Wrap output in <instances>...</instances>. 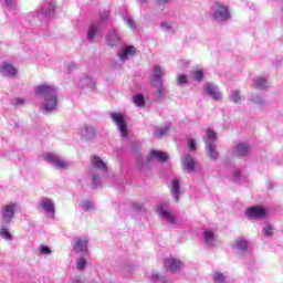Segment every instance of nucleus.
I'll list each match as a JSON object with an SVG mask.
<instances>
[{
    "label": "nucleus",
    "mask_w": 283,
    "mask_h": 283,
    "mask_svg": "<svg viewBox=\"0 0 283 283\" xmlns=\"http://www.w3.org/2000/svg\"><path fill=\"white\" fill-rule=\"evenodd\" d=\"M34 92L35 96L44 98L43 112L45 114L56 109V106L59 105V94L56 93V87L49 84H42L35 86Z\"/></svg>",
    "instance_id": "f257e3e1"
},
{
    "label": "nucleus",
    "mask_w": 283,
    "mask_h": 283,
    "mask_svg": "<svg viewBox=\"0 0 283 283\" xmlns=\"http://www.w3.org/2000/svg\"><path fill=\"white\" fill-rule=\"evenodd\" d=\"M91 164L93 167V169H91L92 182L94 187H98V185H101V178H98L96 169H98L99 171H107V165H105V161H103V159H101V157L98 156L92 157Z\"/></svg>",
    "instance_id": "f03ea898"
},
{
    "label": "nucleus",
    "mask_w": 283,
    "mask_h": 283,
    "mask_svg": "<svg viewBox=\"0 0 283 283\" xmlns=\"http://www.w3.org/2000/svg\"><path fill=\"white\" fill-rule=\"evenodd\" d=\"M206 151L212 160H218L219 154L216 150V132L212 129L207 130V137H205Z\"/></svg>",
    "instance_id": "7ed1b4c3"
},
{
    "label": "nucleus",
    "mask_w": 283,
    "mask_h": 283,
    "mask_svg": "<svg viewBox=\"0 0 283 283\" xmlns=\"http://www.w3.org/2000/svg\"><path fill=\"white\" fill-rule=\"evenodd\" d=\"M151 83H154L155 87H157L159 96H163L165 88H163V76H165V71L163 67L156 65L153 69Z\"/></svg>",
    "instance_id": "20e7f679"
},
{
    "label": "nucleus",
    "mask_w": 283,
    "mask_h": 283,
    "mask_svg": "<svg viewBox=\"0 0 283 283\" xmlns=\"http://www.w3.org/2000/svg\"><path fill=\"white\" fill-rule=\"evenodd\" d=\"M157 213L161 220H166L168 224H176V216H174V212H171V209H169L167 205L159 203L157 206Z\"/></svg>",
    "instance_id": "39448f33"
},
{
    "label": "nucleus",
    "mask_w": 283,
    "mask_h": 283,
    "mask_svg": "<svg viewBox=\"0 0 283 283\" xmlns=\"http://www.w3.org/2000/svg\"><path fill=\"white\" fill-rule=\"evenodd\" d=\"M111 118L117 126L120 136H127V123L125 122V116L120 113H111Z\"/></svg>",
    "instance_id": "423d86ee"
},
{
    "label": "nucleus",
    "mask_w": 283,
    "mask_h": 283,
    "mask_svg": "<svg viewBox=\"0 0 283 283\" xmlns=\"http://www.w3.org/2000/svg\"><path fill=\"white\" fill-rule=\"evenodd\" d=\"M43 158L46 163H50V165L55 167V169H67L70 167V163L61 159L56 155L45 154Z\"/></svg>",
    "instance_id": "0eeeda50"
},
{
    "label": "nucleus",
    "mask_w": 283,
    "mask_h": 283,
    "mask_svg": "<svg viewBox=\"0 0 283 283\" xmlns=\"http://www.w3.org/2000/svg\"><path fill=\"white\" fill-rule=\"evenodd\" d=\"M231 14L229 13V9L220 3H217L214 6V13L213 19L214 21H218L219 23H222L224 21H228L230 19Z\"/></svg>",
    "instance_id": "6e6552de"
},
{
    "label": "nucleus",
    "mask_w": 283,
    "mask_h": 283,
    "mask_svg": "<svg viewBox=\"0 0 283 283\" xmlns=\"http://www.w3.org/2000/svg\"><path fill=\"white\" fill-rule=\"evenodd\" d=\"M245 214L250 220H262V218H266V210L260 206H254L248 208Z\"/></svg>",
    "instance_id": "1a4fd4ad"
},
{
    "label": "nucleus",
    "mask_w": 283,
    "mask_h": 283,
    "mask_svg": "<svg viewBox=\"0 0 283 283\" xmlns=\"http://www.w3.org/2000/svg\"><path fill=\"white\" fill-rule=\"evenodd\" d=\"M166 271H171V273H178L182 269L184 264L180 260L176 258H168L164 264Z\"/></svg>",
    "instance_id": "9d476101"
},
{
    "label": "nucleus",
    "mask_w": 283,
    "mask_h": 283,
    "mask_svg": "<svg viewBox=\"0 0 283 283\" xmlns=\"http://www.w3.org/2000/svg\"><path fill=\"white\" fill-rule=\"evenodd\" d=\"M14 209H17V205L14 203L7 205L2 208V220L7 224H10L12 218H14Z\"/></svg>",
    "instance_id": "9b49d317"
},
{
    "label": "nucleus",
    "mask_w": 283,
    "mask_h": 283,
    "mask_svg": "<svg viewBox=\"0 0 283 283\" xmlns=\"http://www.w3.org/2000/svg\"><path fill=\"white\" fill-rule=\"evenodd\" d=\"M39 208L43 210L45 213H49L51 218H54V203L50 198H42L39 202Z\"/></svg>",
    "instance_id": "f8f14e48"
},
{
    "label": "nucleus",
    "mask_w": 283,
    "mask_h": 283,
    "mask_svg": "<svg viewBox=\"0 0 283 283\" xmlns=\"http://www.w3.org/2000/svg\"><path fill=\"white\" fill-rule=\"evenodd\" d=\"M88 242L90 241L87 240L86 237L75 239V241L73 243V249H74L75 253H87Z\"/></svg>",
    "instance_id": "ddd939ff"
},
{
    "label": "nucleus",
    "mask_w": 283,
    "mask_h": 283,
    "mask_svg": "<svg viewBox=\"0 0 283 283\" xmlns=\"http://www.w3.org/2000/svg\"><path fill=\"white\" fill-rule=\"evenodd\" d=\"M203 88L214 101H220L222 98V94L218 92V86L208 82L203 85Z\"/></svg>",
    "instance_id": "4468645a"
},
{
    "label": "nucleus",
    "mask_w": 283,
    "mask_h": 283,
    "mask_svg": "<svg viewBox=\"0 0 283 283\" xmlns=\"http://www.w3.org/2000/svg\"><path fill=\"white\" fill-rule=\"evenodd\" d=\"M134 54H136V49L134 46H124L117 56L123 63H125V61L130 56H134Z\"/></svg>",
    "instance_id": "2eb2a0df"
},
{
    "label": "nucleus",
    "mask_w": 283,
    "mask_h": 283,
    "mask_svg": "<svg viewBox=\"0 0 283 283\" xmlns=\"http://www.w3.org/2000/svg\"><path fill=\"white\" fill-rule=\"evenodd\" d=\"M80 135L85 140H92L96 136V130L92 126H83L80 128Z\"/></svg>",
    "instance_id": "dca6fc26"
},
{
    "label": "nucleus",
    "mask_w": 283,
    "mask_h": 283,
    "mask_svg": "<svg viewBox=\"0 0 283 283\" xmlns=\"http://www.w3.org/2000/svg\"><path fill=\"white\" fill-rule=\"evenodd\" d=\"M0 74L2 76H17V69L10 63H2L0 66Z\"/></svg>",
    "instance_id": "f3484780"
},
{
    "label": "nucleus",
    "mask_w": 283,
    "mask_h": 283,
    "mask_svg": "<svg viewBox=\"0 0 283 283\" xmlns=\"http://www.w3.org/2000/svg\"><path fill=\"white\" fill-rule=\"evenodd\" d=\"M106 43L112 48L118 45V43H120V38L118 36V33L114 30L108 32V34L106 35Z\"/></svg>",
    "instance_id": "a211bd4d"
},
{
    "label": "nucleus",
    "mask_w": 283,
    "mask_h": 283,
    "mask_svg": "<svg viewBox=\"0 0 283 283\" xmlns=\"http://www.w3.org/2000/svg\"><path fill=\"white\" fill-rule=\"evenodd\" d=\"M78 86L84 88L87 87L88 90H96V82L90 76L82 77L80 80Z\"/></svg>",
    "instance_id": "6ab92c4d"
},
{
    "label": "nucleus",
    "mask_w": 283,
    "mask_h": 283,
    "mask_svg": "<svg viewBox=\"0 0 283 283\" xmlns=\"http://www.w3.org/2000/svg\"><path fill=\"white\" fill-rule=\"evenodd\" d=\"M170 192L176 202H178V200H180V181L176 178L172 179Z\"/></svg>",
    "instance_id": "aec40b11"
},
{
    "label": "nucleus",
    "mask_w": 283,
    "mask_h": 283,
    "mask_svg": "<svg viewBox=\"0 0 283 283\" xmlns=\"http://www.w3.org/2000/svg\"><path fill=\"white\" fill-rule=\"evenodd\" d=\"M182 163L184 168H186L189 174L196 171V161H193V158H191V156L187 155L186 157H184Z\"/></svg>",
    "instance_id": "412c9836"
},
{
    "label": "nucleus",
    "mask_w": 283,
    "mask_h": 283,
    "mask_svg": "<svg viewBox=\"0 0 283 283\" xmlns=\"http://www.w3.org/2000/svg\"><path fill=\"white\" fill-rule=\"evenodd\" d=\"M253 87L256 90H266L269 87V82H266V78L264 77H256L252 81Z\"/></svg>",
    "instance_id": "4be33fe9"
},
{
    "label": "nucleus",
    "mask_w": 283,
    "mask_h": 283,
    "mask_svg": "<svg viewBox=\"0 0 283 283\" xmlns=\"http://www.w3.org/2000/svg\"><path fill=\"white\" fill-rule=\"evenodd\" d=\"M232 247L233 249H239V251H242L244 253L247 252L249 243L244 239H235L234 244Z\"/></svg>",
    "instance_id": "5701e85b"
},
{
    "label": "nucleus",
    "mask_w": 283,
    "mask_h": 283,
    "mask_svg": "<svg viewBox=\"0 0 283 283\" xmlns=\"http://www.w3.org/2000/svg\"><path fill=\"white\" fill-rule=\"evenodd\" d=\"M150 158H156L157 160H159V163H165V160H167L169 156L160 150H151Z\"/></svg>",
    "instance_id": "b1692460"
},
{
    "label": "nucleus",
    "mask_w": 283,
    "mask_h": 283,
    "mask_svg": "<svg viewBox=\"0 0 283 283\" xmlns=\"http://www.w3.org/2000/svg\"><path fill=\"white\" fill-rule=\"evenodd\" d=\"M249 153V145L245 143H239L235 147V154L237 156H247Z\"/></svg>",
    "instance_id": "393cba45"
},
{
    "label": "nucleus",
    "mask_w": 283,
    "mask_h": 283,
    "mask_svg": "<svg viewBox=\"0 0 283 283\" xmlns=\"http://www.w3.org/2000/svg\"><path fill=\"white\" fill-rule=\"evenodd\" d=\"M203 239L206 244H208V247H213V243L216 242V234H213V232L207 230L203 232Z\"/></svg>",
    "instance_id": "a878e982"
},
{
    "label": "nucleus",
    "mask_w": 283,
    "mask_h": 283,
    "mask_svg": "<svg viewBox=\"0 0 283 283\" xmlns=\"http://www.w3.org/2000/svg\"><path fill=\"white\" fill-rule=\"evenodd\" d=\"M190 78H192V81H197L198 83H200V81L205 78V73L202 72V70L192 71L190 73Z\"/></svg>",
    "instance_id": "bb28decb"
},
{
    "label": "nucleus",
    "mask_w": 283,
    "mask_h": 283,
    "mask_svg": "<svg viewBox=\"0 0 283 283\" xmlns=\"http://www.w3.org/2000/svg\"><path fill=\"white\" fill-rule=\"evenodd\" d=\"M149 280L150 282H154V283H167V279H165V276H160V274L156 272H153L149 275Z\"/></svg>",
    "instance_id": "cd10ccee"
},
{
    "label": "nucleus",
    "mask_w": 283,
    "mask_h": 283,
    "mask_svg": "<svg viewBox=\"0 0 283 283\" xmlns=\"http://www.w3.org/2000/svg\"><path fill=\"white\" fill-rule=\"evenodd\" d=\"M98 32V24L94 23L90 27L87 39L88 41H94V36H96V33Z\"/></svg>",
    "instance_id": "c85d7f7f"
},
{
    "label": "nucleus",
    "mask_w": 283,
    "mask_h": 283,
    "mask_svg": "<svg viewBox=\"0 0 283 283\" xmlns=\"http://www.w3.org/2000/svg\"><path fill=\"white\" fill-rule=\"evenodd\" d=\"M0 237H2L3 240H12V233H10V230H8L6 226L0 228Z\"/></svg>",
    "instance_id": "c756f323"
},
{
    "label": "nucleus",
    "mask_w": 283,
    "mask_h": 283,
    "mask_svg": "<svg viewBox=\"0 0 283 283\" xmlns=\"http://www.w3.org/2000/svg\"><path fill=\"white\" fill-rule=\"evenodd\" d=\"M167 132H169V127L168 126H164V127L156 128L154 130V135L157 138H163V136H165L167 134Z\"/></svg>",
    "instance_id": "7c9ffc66"
},
{
    "label": "nucleus",
    "mask_w": 283,
    "mask_h": 283,
    "mask_svg": "<svg viewBox=\"0 0 283 283\" xmlns=\"http://www.w3.org/2000/svg\"><path fill=\"white\" fill-rule=\"evenodd\" d=\"M133 103L137 106V107H143V105H145V98L143 97V95H135L133 97Z\"/></svg>",
    "instance_id": "2f4dec72"
},
{
    "label": "nucleus",
    "mask_w": 283,
    "mask_h": 283,
    "mask_svg": "<svg viewBox=\"0 0 283 283\" xmlns=\"http://www.w3.org/2000/svg\"><path fill=\"white\" fill-rule=\"evenodd\" d=\"M81 207L84 211H94V203H92V201L84 200L82 201Z\"/></svg>",
    "instance_id": "473e14b6"
},
{
    "label": "nucleus",
    "mask_w": 283,
    "mask_h": 283,
    "mask_svg": "<svg viewBox=\"0 0 283 283\" xmlns=\"http://www.w3.org/2000/svg\"><path fill=\"white\" fill-rule=\"evenodd\" d=\"M230 101H232V103H240L242 101V95H240V91H233L230 95Z\"/></svg>",
    "instance_id": "72a5a7b5"
},
{
    "label": "nucleus",
    "mask_w": 283,
    "mask_h": 283,
    "mask_svg": "<svg viewBox=\"0 0 283 283\" xmlns=\"http://www.w3.org/2000/svg\"><path fill=\"white\" fill-rule=\"evenodd\" d=\"M54 3H50L49 8L45 11H42V14H44L45 17H54Z\"/></svg>",
    "instance_id": "f704fd0d"
},
{
    "label": "nucleus",
    "mask_w": 283,
    "mask_h": 283,
    "mask_svg": "<svg viewBox=\"0 0 283 283\" xmlns=\"http://www.w3.org/2000/svg\"><path fill=\"white\" fill-rule=\"evenodd\" d=\"M85 266H87V261L84 258H80L76 263V269L78 271H83V269H85Z\"/></svg>",
    "instance_id": "c9c22d12"
},
{
    "label": "nucleus",
    "mask_w": 283,
    "mask_h": 283,
    "mask_svg": "<svg viewBox=\"0 0 283 283\" xmlns=\"http://www.w3.org/2000/svg\"><path fill=\"white\" fill-rule=\"evenodd\" d=\"M23 103H25V99L21 97H15L11 99V105H13V107H20V105H23Z\"/></svg>",
    "instance_id": "e433bc0d"
},
{
    "label": "nucleus",
    "mask_w": 283,
    "mask_h": 283,
    "mask_svg": "<svg viewBox=\"0 0 283 283\" xmlns=\"http://www.w3.org/2000/svg\"><path fill=\"white\" fill-rule=\"evenodd\" d=\"M263 235L271 238L273 235V226H265L263 228Z\"/></svg>",
    "instance_id": "4c0bfd02"
},
{
    "label": "nucleus",
    "mask_w": 283,
    "mask_h": 283,
    "mask_svg": "<svg viewBox=\"0 0 283 283\" xmlns=\"http://www.w3.org/2000/svg\"><path fill=\"white\" fill-rule=\"evenodd\" d=\"M213 280L216 283H224V274L217 272L213 275Z\"/></svg>",
    "instance_id": "58836bf2"
},
{
    "label": "nucleus",
    "mask_w": 283,
    "mask_h": 283,
    "mask_svg": "<svg viewBox=\"0 0 283 283\" xmlns=\"http://www.w3.org/2000/svg\"><path fill=\"white\" fill-rule=\"evenodd\" d=\"M177 83L178 85H187V75H178Z\"/></svg>",
    "instance_id": "ea45409f"
},
{
    "label": "nucleus",
    "mask_w": 283,
    "mask_h": 283,
    "mask_svg": "<svg viewBox=\"0 0 283 283\" xmlns=\"http://www.w3.org/2000/svg\"><path fill=\"white\" fill-rule=\"evenodd\" d=\"M188 146L190 151H196L197 147H196V142L193 139H188Z\"/></svg>",
    "instance_id": "a19ab883"
},
{
    "label": "nucleus",
    "mask_w": 283,
    "mask_h": 283,
    "mask_svg": "<svg viewBox=\"0 0 283 283\" xmlns=\"http://www.w3.org/2000/svg\"><path fill=\"white\" fill-rule=\"evenodd\" d=\"M124 21H126L127 25L130 27L132 30H134L136 27L134 25V20L130 18H124Z\"/></svg>",
    "instance_id": "79ce46f5"
},
{
    "label": "nucleus",
    "mask_w": 283,
    "mask_h": 283,
    "mask_svg": "<svg viewBox=\"0 0 283 283\" xmlns=\"http://www.w3.org/2000/svg\"><path fill=\"white\" fill-rule=\"evenodd\" d=\"M41 253H45L46 255H50V253H52V250H50V248L42 245L40 248Z\"/></svg>",
    "instance_id": "37998d69"
},
{
    "label": "nucleus",
    "mask_w": 283,
    "mask_h": 283,
    "mask_svg": "<svg viewBox=\"0 0 283 283\" xmlns=\"http://www.w3.org/2000/svg\"><path fill=\"white\" fill-rule=\"evenodd\" d=\"M134 211H143L144 207L140 203H133Z\"/></svg>",
    "instance_id": "c03bdc74"
},
{
    "label": "nucleus",
    "mask_w": 283,
    "mask_h": 283,
    "mask_svg": "<svg viewBox=\"0 0 283 283\" xmlns=\"http://www.w3.org/2000/svg\"><path fill=\"white\" fill-rule=\"evenodd\" d=\"M156 3H159L160 6H164V3H167L169 0H154Z\"/></svg>",
    "instance_id": "a18cd8bd"
},
{
    "label": "nucleus",
    "mask_w": 283,
    "mask_h": 283,
    "mask_svg": "<svg viewBox=\"0 0 283 283\" xmlns=\"http://www.w3.org/2000/svg\"><path fill=\"white\" fill-rule=\"evenodd\" d=\"M4 3H7V8H12V0H4Z\"/></svg>",
    "instance_id": "49530a36"
},
{
    "label": "nucleus",
    "mask_w": 283,
    "mask_h": 283,
    "mask_svg": "<svg viewBox=\"0 0 283 283\" xmlns=\"http://www.w3.org/2000/svg\"><path fill=\"white\" fill-rule=\"evenodd\" d=\"M161 28H166L167 30H169V28H171V24L165 22V23H161Z\"/></svg>",
    "instance_id": "de8ad7c7"
},
{
    "label": "nucleus",
    "mask_w": 283,
    "mask_h": 283,
    "mask_svg": "<svg viewBox=\"0 0 283 283\" xmlns=\"http://www.w3.org/2000/svg\"><path fill=\"white\" fill-rule=\"evenodd\" d=\"M238 178H240V171H234L233 180L235 181Z\"/></svg>",
    "instance_id": "09e8293b"
},
{
    "label": "nucleus",
    "mask_w": 283,
    "mask_h": 283,
    "mask_svg": "<svg viewBox=\"0 0 283 283\" xmlns=\"http://www.w3.org/2000/svg\"><path fill=\"white\" fill-rule=\"evenodd\" d=\"M254 103H262V97L256 96L255 98H253Z\"/></svg>",
    "instance_id": "8fccbe9b"
},
{
    "label": "nucleus",
    "mask_w": 283,
    "mask_h": 283,
    "mask_svg": "<svg viewBox=\"0 0 283 283\" xmlns=\"http://www.w3.org/2000/svg\"><path fill=\"white\" fill-rule=\"evenodd\" d=\"M140 3H147V0H138Z\"/></svg>",
    "instance_id": "3c124183"
},
{
    "label": "nucleus",
    "mask_w": 283,
    "mask_h": 283,
    "mask_svg": "<svg viewBox=\"0 0 283 283\" xmlns=\"http://www.w3.org/2000/svg\"><path fill=\"white\" fill-rule=\"evenodd\" d=\"M76 283H81V282H76Z\"/></svg>",
    "instance_id": "603ef678"
}]
</instances>
